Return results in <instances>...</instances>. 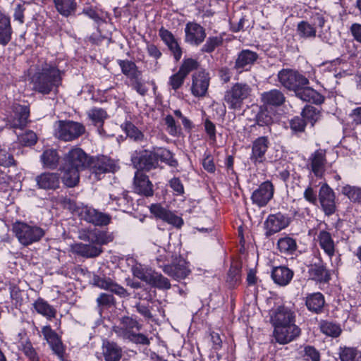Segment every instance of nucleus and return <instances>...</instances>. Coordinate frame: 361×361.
<instances>
[{
    "mask_svg": "<svg viewBox=\"0 0 361 361\" xmlns=\"http://www.w3.org/2000/svg\"><path fill=\"white\" fill-rule=\"evenodd\" d=\"M300 334V329L295 324H286L275 327L274 336L276 341L280 344H286L295 338L298 337Z\"/></svg>",
    "mask_w": 361,
    "mask_h": 361,
    "instance_id": "obj_17",
    "label": "nucleus"
},
{
    "mask_svg": "<svg viewBox=\"0 0 361 361\" xmlns=\"http://www.w3.org/2000/svg\"><path fill=\"white\" fill-rule=\"evenodd\" d=\"M186 77L178 70V71L169 78V84L173 90H177L183 84Z\"/></svg>",
    "mask_w": 361,
    "mask_h": 361,
    "instance_id": "obj_58",
    "label": "nucleus"
},
{
    "mask_svg": "<svg viewBox=\"0 0 361 361\" xmlns=\"http://www.w3.org/2000/svg\"><path fill=\"white\" fill-rule=\"evenodd\" d=\"M87 115L93 125L97 127L98 133L100 135L105 134L103 125L104 121L108 118L106 111L102 108L94 107L87 111Z\"/></svg>",
    "mask_w": 361,
    "mask_h": 361,
    "instance_id": "obj_32",
    "label": "nucleus"
},
{
    "mask_svg": "<svg viewBox=\"0 0 361 361\" xmlns=\"http://www.w3.org/2000/svg\"><path fill=\"white\" fill-rule=\"evenodd\" d=\"M262 101L264 104L270 106H281L286 100L283 93L277 89L264 92L261 95Z\"/></svg>",
    "mask_w": 361,
    "mask_h": 361,
    "instance_id": "obj_35",
    "label": "nucleus"
},
{
    "mask_svg": "<svg viewBox=\"0 0 361 361\" xmlns=\"http://www.w3.org/2000/svg\"><path fill=\"white\" fill-rule=\"evenodd\" d=\"M318 198L325 215L331 216L335 213L336 210L335 192L327 184H323L320 187Z\"/></svg>",
    "mask_w": 361,
    "mask_h": 361,
    "instance_id": "obj_11",
    "label": "nucleus"
},
{
    "mask_svg": "<svg viewBox=\"0 0 361 361\" xmlns=\"http://www.w3.org/2000/svg\"><path fill=\"white\" fill-rule=\"evenodd\" d=\"M13 118L11 127L13 128H23L27 122L30 116V109L27 106L16 104L13 106Z\"/></svg>",
    "mask_w": 361,
    "mask_h": 361,
    "instance_id": "obj_27",
    "label": "nucleus"
},
{
    "mask_svg": "<svg viewBox=\"0 0 361 361\" xmlns=\"http://www.w3.org/2000/svg\"><path fill=\"white\" fill-rule=\"evenodd\" d=\"M118 63L121 68L122 73L130 80L136 75H141L142 72L138 70L136 64L129 60H118Z\"/></svg>",
    "mask_w": 361,
    "mask_h": 361,
    "instance_id": "obj_46",
    "label": "nucleus"
},
{
    "mask_svg": "<svg viewBox=\"0 0 361 361\" xmlns=\"http://www.w3.org/2000/svg\"><path fill=\"white\" fill-rule=\"evenodd\" d=\"M327 151L319 148L312 152L307 163V168L316 178H322L326 169L331 166L326 157Z\"/></svg>",
    "mask_w": 361,
    "mask_h": 361,
    "instance_id": "obj_6",
    "label": "nucleus"
},
{
    "mask_svg": "<svg viewBox=\"0 0 361 361\" xmlns=\"http://www.w3.org/2000/svg\"><path fill=\"white\" fill-rule=\"evenodd\" d=\"M324 304V297L319 292L309 294L305 299L307 308L309 311L315 314L322 312Z\"/></svg>",
    "mask_w": 361,
    "mask_h": 361,
    "instance_id": "obj_34",
    "label": "nucleus"
},
{
    "mask_svg": "<svg viewBox=\"0 0 361 361\" xmlns=\"http://www.w3.org/2000/svg\"><path fill=\"white\" fill-rule=\"evenodd\" d=\"M310 278L319 282L327 283L331 279V276L322 262L311 264L308 270Z\"/></svg>",
    "mask_w": 361,
    "mask_h": 361,
    "instance_id": "obj_30",
    "label": "nucleus"
},
{
    "mask_svg": "<svg viewBox=\"0 0 361 361\" xmlns=\"http://www.w3.org/2000/svg\"><path fill=\"white\" fill-rule=\"evenodd\" d=\"M223 42V39L221 37H212L207 39L206 43L203 45L202 51L203 52L211 53L217 47L220 46Z\"/></svg>",
    "mask_w": 361,
    "mask_h": 361,
    "instance_id": "obj_56",
    "label": "nucleus"
},
{
    "mask_svg": "<svg viewBox=\"0 0 361 361\" xmlns=\"http://www.w3.org/2000/svg\"><path fill=\"white\" fill-rule=\"evenodd\" d=\"M259 58V55L250 49L240 51L235 60L233 68L238 73L248 71Z\"/></svg>",
    "mask_w": 361,
    "mask_h": 361,
    "instance_id": "obj_15",
    "label": "nucleus"
},
{
    "mask_svg": "<svg viewBox=\"0 0 361 361\" xmlns=\"http://www.w3.org/2000/svg\"><path fill=\"white\" fill-rule=\"evenodd\" d=\"M274 192L273 184L270 181H265L252 192L251 195L252 202L259 207H264L272 199Z\"/></svg>",
    "mask_w": 361,
    "mask_h": 361,
    "instance_id": "obj_12",
    "label": "nucleus"
},
{
    "mask_svg": "<svg viewBox=\"0 0 361 361\" xmlns=\"http://www.w3.org/2000/svg\"><path fill=\"white\" fill-rule=\"evenodd\" d=\"M12 231L19 243L24 246L39 241L45 235V231L42 228L24 222H16L13 225Z\"/></svg>",
    "mask_w": 361,
    "mask_h": 361,
    "instance_id": "obj_2",
    "label": "nucleus"
},
{
    "mask_svg": "<svg viewBox=\"0 0 361 361\" xmlns=\"http://www.w3.org/2000/svg\"><path fill=\"white\" fill-rule=\"evenodd\" d=\"M289 219L281 213L270 214L264 222L266 235L271 236L289 225Z\"/></svg>",
    "mask_w": 361,
    "mask_h": 361,
    "instance_id": "obj_18",
    "label": "nucleus"
},
{
    "mask_svg": "<svg viewBox=\"0 0 361 361\" xmlns=\"http://www.w3.org/2000/svg\"><path fill=\"white\" fill-rule=\"evenodd\" d=\"M304 357L305 360L311 361H320L319 353L316 348L312 346L307 345L304 349Z\"/></svg>",
    "mask_w": 361,
    "mask_h": 361,
    "instance_id": "obj_60",
    "label": "nucleus"
},
{
    "mask_svg": "<svg viewBox=\"0 0 361 361\" xmlns=\"http://www.w3.org/2000/svg\"><path fill=\"white\" fill-rule=\"evenodd\" d=\"M128 340L134 343L143 345H149L150 344V340L141 333H134Z\"/></svg>",
    "mask_w": 361,
    "mask_h": 361,
    "instance_id": "obj_63",
    "label": "nucleus"
},
{
    "mask_svg": "<svg viewBox=\"0 0 361 361\" xmlns=\"http://www.w3.org/2000/svg\"><path fill=\"white\" fill-rule=\"evenodd\" d=\"M269 146V139L265 136L259 137L252 142L250 159L255 165L265 161V154Z\"/></svg>",
    "mask_w": 361,
    "mask_h": 361,
    "instance_id": "obj_22",
    "label": "nucleus"
},
{
    "mask_svg": "<svg viewBox=\"0 0 361 361\" xmlns=\"http://www.w3.org/2000/svg\"><path fill=\"white\" fill-rule=\"evenodd\" d=\"M278 80L280 84L286 89L295 92L299 87L308 85L309 80L296 70L283 68L278 73Z\"/></svg>",
    "mask_w": 361,
    "mask_h": 361,
    "instance_id": "obj_4",
    "label": "nucleus"
},
{
    "mask_svg": "<svg viewBox=\"0 0 361 361\" xmlns=\"http://www.w3.org/2000/svg\"><path fill=\"white\" fill-rule=\"evenodd\" d=\"M85 131V128L80 123L59 121L55 130V135L61 140L72 141L84 134Z\"/></svg>",
    "mask_w": 361,
    "mask_h": 361,
    "instance_id": "obj_5",
    "label": "nucleus"
},
{
    "mask_svg": "<svg viewBox=\"0 0 361 361\" xmlns=\"http://www.w3.org/2000/svg\"><path fill=\"white\" fill-rule=\"evenodd\" d=\"M150 212L157 218L162 219L169 224L176 228H180L183 224V220L181 217L174 214L171 212L166 209L160 204H154L150 207Z\"/></svg>",
    "mask_w": 361,
    "mask_h": 361,
    "instance_id": "obj_21",
    "label": "nucleus"
},
{
    "mask_svg": "<svg viewBox=\"0 0 361 361\" xmlns=\"http://www.w3.org/2000/svg\"><path fill=\"white\" fill-rule=\"evenodd\" d=\"M73 253L86 258L98 257L102 252V247L92 244L77 243L72 247Z\"/></svg>",
    "mask_w": 361,
    "mask_h": 361,
    "instance_id": "obj_29",
    "label": "nucleus"
},
{
    "mask_svg": "<svg viewBox=\"0 0 361 361\" xmlns=\"http://www.w3.org/2000/svg\"><path fill=\"white\" fill-rule=\"evenodd\" d=\"M301 115L306 123H310L312 126H314V123L322 117L320 108L311 105H307L303 109Z\"/></svg>",
    "mask_w": 361,
    "mask_h": 361,
    "instance_id": "obj_44",
    "label": "nucleus"
},
{
    "mask_svg": "<svg viewBox=\"0 0 361 361\" xmlns=\"http://www.w3.org/2000/svg\"><path fill=\"white\" fill-rule=\"evenodd\" d=\"M81 219L97 226H104L110 224L111 216L92 207H82L80 212Z\"/></svg>",
    "mask_w": 361,
    "mask_h": 361,
    "instance_id": "obj_9",
    "label": "nucleus"
},
{
    "mask_svg": "<svg viewBox=\"0 0 361 361\" xmlns=\"http://www.w3.org/2000/svg\"><path fill=\"white\" fill-rule=\"evenodd\" d=\"M90 157L81 148L75 147L65 154L63 163L82 171L88 168Z\"/></svg>",
    "mask_w": 361,
    "mask_h": 361,
    "instance_id": "obj_8",
    "label": "nucleus"
},
{
    "mask_svg": "<svg viewBox=\"0 0 361 361\" xmlns=\"http://www.w3.org/2000/svg\"><path fill=\"white\" fill-rule=\"evenodd\" d=\"M12 33L10 18L0 13V44L7 45L11 39Z\"/></svg>",
    "mask_w": 361,
    "mask_h": 361,
    "instance_id": "obj_36",
    "label": "nucleus"
},
{
    "mask_svg": "<svg viewBox=\"0 0 361 361\" xmlns=\"http://www.w3.org/2000/svg\"><path fill=\"white\" fill-rule=\"evenodd\" d=\"M148 284L158 289L168 290L171 288L169 280L155 271H153Z\"/></svg>",
    "mask_w": 361,
    "mask_h": 361,
    "instance_id": "obj_47",
    "label": "nucleus"
},
{
    "mask_svg": "<svg viewBox=\"0 0 361 361\" xmlns=\"http://www.w3.org/2000/svg\"><path fill=\"white\" fill-rule=\"evenodd\" d=\"M37 186L39 189L55 190L60 186V176L57 173L44 172L35 177Z\"/></svg>",
    "mask_w": 361,
    "mask_h": 361,
    "instance_id": "obj_24",
    "label": "nucleus"
},
{
    "mask_svg": "<svg viewBox=\"0 0 361 361\" xmlns=\"http://www.w3.org/2000/svg\"><path fill=\"white\" fill-rule=\"evenodd\" d=\"M133 189L136 193L145 197H151L154 194L152 182L149 177L140 170H137L135 173Z\"/></svg>",
    "mask_w": 361,
    "mask_h": 361,
    "instance_id": "obj_19",
    "label": "nucleus"
},
{
    "mask_svg": "<svg viewBox=\"0 0 361 361\" xmlns=\"http://www.w3.org/2000/svg\"><path fill=\"white\" fill-rule=\"evenodd\" d=\"M306 124L307 123L302 116V118L295 117L290 122V128L295 132L304 131Z\"/></svg>",
    "mask_w": 361,
    "mask_h": 361,
    "instance_id": "obj_61",
    "label": "nucleus"
},
{
    "mask_svg": "<svg viewBox=\"0 0 361 361\" xmlns=\"http://www.w3.org/2000/svg\"><path fill=\"white\" fill-rule=\"evenodd\" d=\"M57 11L65 17L73 15L76 9L75 0H54Z\"/></svg>",
    "mask_w": 361,
    "mask_h": 361,
    "instance_id": "obj_43",
    "label": "nucleus"
},
{
    "mask_svg": "<svg viewBox=\"0 0 361 361\" xmlns=\"http://www.w3.org/2000/svg\"><path fill=\"white\" fill-rule=\"evenodd\" d=\"M154 154L156 157V159L157 161V164H159V161H161L162 162H166V161L170 159L171 153L169 150L164 149V148H158L157 149H154Z\"/></svg>",
    "mask_w": 361,
    "mask_h": 361,
    "instance_id": "obj_62",
    "label": "nucleus"
},
{
    "mask_svg": "<svg viewBox=\"0 0 361 361\" xmlns=\"http://www.w3.org/2000/svg\"><path fill=\"white\" fill-rule=\"evenodd\" d=\"M277 247L281 253L291 255L297 250L298 245L293 238L286 235L278 240Z\"/></svg>",
    "mask_w": 361,
    "mask_h": 361,
    "instance_id": "obj_38",
    "label": "nucleus"
},
{
    "mask_svg": "<svg viewBox=\"0 0 361 361\" xmlns=\"http://www.w3.org/2000/svg\"><path fill=\"white\" fill-rule=\"evenodd\" d=\"M142 327V324L137 319L132 317L125 316L121 318L118 325L113 327V331L117 336L128 340L135 333L134 329L139 331Z\"/></svg>",
    "mask_w": 361,
    "mask_h": 361,
    "instance_id": "obj_10",
    "label": "nucleus"
},
{
    "mask_svg": "<svg viewBox=\"0 0 361 361\" xmlns=\"http://www.w3.org/2000/svg\"><path fill=\"white\" fill-rule=\"evenodd\" d=\"M164 123L167 127V130L171 135L176 136L180 133V128L176 125V121L171 115H167L164 118Z\"/></svg>",
    "mask_w": 361,
    "mask_h": 361,
    "instance_id": "obj_59",
    "label": "nucleus"
},
{
    "mask_svg": "<svg viewBox=\"0 0 361 361\" xmlns=\"http://www.w3.org/2000/svg\"><path fill=\"white\" fill-rule=\"evenodd\" d=\"M93 281L94 285L97 287L109 290L120 297L126 298L130 295L123 287L114 282L109 277L94 276Z\"/></svg>",
    "mask_w": 361,
    "mask_h": 361,
    "instance_id": "obj_20",
    "label": "nucleus"
},
{
    "mask_svg": "<svg viewBox=\"0 0 361 361\" xmlns=\"http://www.w3.org/2000/svg\"><path fill=\"white\" fill-rule=\"evenodd\" d=\"M297 97L301 100L320 104L324 102V97L308 85L299 87L298 90L294 92Z\"/></svg>",
    "mask_w": 361,
    "mask_h": 361,
    "instance_id": "obj_28",
    "label": "nucleus"
},
{
    "mask_svg": "<svg viewBox=\"0 0 361 361\" xmlns=\"http://www.w3.org/2000/svg\"><path fill=\"white\" fill-rule=\"evenodd\" d=\"M114 238V235L112 233L104 231H98L89 235V240L92 244L99 245L100 247L113 241Z\"/></svg>",
    "mask_w": 361,
    "mask_h": 361,
    "instance_id": "obj_45",
    "label": "nucleus"
},
{
    "mask_svg": "<svg viewBox=\"0 0 361 361\" xmlns=\"http://www.w3.org/2000/svg\"><path fill=\"white\" fill-rule=\"evenodd\" d=\"M186 42L193 45L200 44L206 37L205 30L196 23H188L185 28Z\"/></svg>",
    "mask_w": 361,
    "mask_h": 361,
    "instance_id": "obj_23",
    "label": "nucleus"
},
{
    "mask_svg": "<svg viewBox=\"0 0 361 361\" xmlns=\"http://www.w3.org/2000/svg\"><path fill=\"white\" fill-rule=\"evenodd\" d=\"M164 271L176 280L185 279L189 274V270L183 261H180L178 264L164 266Z\"/></svg>",
    "mask_w": 361,
    "mask_h": 361,
    "instance_id": "obj_37",
    "label": "nucleus"
},
{
    "mask_svg": "<svg viewBox=\"0 0 361 361\" xmlns=\"http://www.w3.org/2000/svg\"><path fill=\"white\" fill-rule=\"evenodd\" d=\"M88 168L91 174L94 175L97 180H100L102 176L106 173L115 172L118 166L116 162L106 156L90 157Z\"/></svg>",
    "mask_w": 361,
    "mask_h": 361,
    "instance_id": "obj_7",
    "label": "nucleus"
},
{
    "mask_svg": "<svg viewBox=\"0 0 361 361\" xmlns=\"http://www.w3.org/2000/svg\"><path fill=\"white\" fill-rule=\"evenodd\" d=\"M135 308L146 320H154V316L152 313V308L149 306V302L145 303V302L140 301L135 304Z\"/></svg>",
    "mask_w": 361,
    "mask_h": 361,
    "instance_id": "obj_53",
    "label": "nucleus"
},
{
    "mask_svg": "<svg viewBox=\"0 0 361 361\" xmlns=\"http://www.w3.org/2000/svg\"><path fill=\"white\" fill-rule=\"evenodd\" d=\"M40 159L44 167L53 170L58 166L60 157L56 149H48L43 152Z\"/></svg>",
    "mask_w": 361,
    "mask_h": 361,
    "instance_id": "obj_39",
    "label": "nucleus"
},
{
    "mask_svg": "<svg viewBox=\"0 0 361 361\" xmlns=\"http://www.w3.org/2000/svg\"><path fill=\"white\" fill-rule=\"evenodd\" d=\"M159 35L171 51L176 61H179L182 56V50L172 32L161 27L159 30Z\"/></svg>",
    "mask_w": 361,
    "mask_h": 361,
    "instance_id": "obj_25",
    "label": "nucleus"
},
{
    "mask_svg": "<svg viewBox=\"0 0 361 361\" xmlns=\"http://www.w3.org/2000/svg\"><path fill=\"white\" fill-rule=\"evenodd\" d=\"M62 183L68 188H73L78 185L80 171L62 163L59 168Z\"/></svg>",
    "mask_w": 361,
    "mask_h": 361,
    "instance_id": "obj_26",
    "label": "nucleus"
},
{
    "mask_svg": "<svg viewBox=\"0 0 361 361\" xmlns=\"http://www.w3.org/2000/svg\"><path fill=\"white\" fill-rule=\"evenodd\" d=\"M63 72L52 63L44 61L37 66L32 77V89L42 94H57L62 82Z\"/></svg>",
    "mask_w": 361,
    "mask_h": 361,
    "instance_id": "obj_1",
    "label": "nucleus"
},
{
    "mask_svg": "<svg viewBox=\"0 0 361 361\" xmlns=\"http://www.w3.org/2000/svg\"><path fill=\"white\" fill-rule=\"evenodd\" d=\"M131 161L138 170L150 171L156 169L158 164L153 151L145 150L140 155L133 154Z\"/></svg>",
    "mask_w": 361,
    "mask_h": 361,
    "instance_id": "obj_16",
    "label": "nucleus"
},
{
    "mask_svg": "<svg viewBox=\"0 0 361 361\" xmlns=\"http://www.w3.org/2000/svg\"><path fill=\"white\" fill-rule=\"evenodd\" d=\"M293 271L285 266L274 267L271 271V278L274 281L281 286L288 285L292 280Z\"/></svg>",
    "mask_w": 361,
    "mask_h": 361,
    "instance_id": "obj_31",
    "label": "nucleus"
},
{
    "mask_svg": "<svg viewBox=\"0 0 361 361\" xmlns=\"http://www.w3.org/2000/svg\"><path fill=\"white\" fill-rule=\"evenodd\" d=\"M154 270L142 267L141 264H137L132 268V272L135 277L146 282L147 284L150 280Z\"/></svg>",
    "mask_w": 361,
    "mask_h": 361,
    "instance_id": "obj_51",
    "label": "nucleus"
},
{
    "mask_svg": "<svg viewBox=\"0 0 361 361\" xmlns=\"http://www.w3.org/2000/svg\"><path fill=\"white\" fill-rule=\"evenodd\" d=\"M341 361H361V353L354 348H344L340 352Z\"/></svg>",
    "mask_w": 361,
    "mask_h": 361,
    "instance_id": "obj_52",
    "label": "nucleus"
},
{
    "mask_svg": "<svg viewBox=\"0 0 361 361\" xmlns=\"http://www.w3.org/2000/svg\"><path fill=\"white\" fill-rule=\"evenodd\" d=\"M33 307L38 314L43 315L48 319L56 317V310L42 298H38L34 303Z\"/></svg>",
    "mask_w": 361,
    "mask_h": 361,
    "instance_id": "obj_42",
    "label": "nucleus"
},
{
    "mask_svg": "<svg viewBox=\"0 0 361 361\" xmlns=\"http://www.w3.org/2000/svg\"><path fill=\"white\" fill-rule=\"evenodd\" d=\"M271 322L274 327L295 324V312L289 307L279 306L271 312Z\"/></svg>",
    "mask_w": 361,
    "mask_h": 361,
    "instance_id": "obj_14",
    "label": "nucleus"
},
{
    "mask_svg": "<svg viewBox=\"0 0 361 361\" xmlns=\"http://www.w3.org/2000/svg\"><path fill=\"white\" fill-rule=\"evenodd\" d=\"M252 92L251 87L245 82H236L225 92L224 100L230 109H240L244 100Z\"/></svg>",
    "mask_w": 361,
    "mask_h": 361,
    "instance_id": "obj_3",
    "label": "nucleus"
},
{
    "mask_svg": "<svg viewBox=\"0 0 361 361\" xmlns=\"http://www.w3.org/2000/svg\"><path fill=\"white\" fill-rule=\"evenodd\" d=\"M198 66L199 63L196 60L186 59L183 60L179 71L186 77L191 71L197 70Z\"/></svg>",
    "mask_w": 361,
    "mask_h": 361,
    "instance_id": "obj_55",
    "label": "nucleus"
},
{
    "mask_svg": "<svg viewBox=\"0 0 361 361\" xmlns=\"http://www.w3.org/2000/svg\"><path fill=\"white\" fill-rule=\"evenodd\" d=\"M297 32L300 37L305 39L314 38L317 33L315 27L305 20L300 22L298 24Z\"/></svg>",
    "mask_w": 361,
    "mask_h": 361,
    "instance_id": "obj_49",
    "label": "nucleus"
},
{
    "mask_svg": "<svg viewBox=\"0 0 361 361\" xmlns=\"http://www.w3.org/2000/svg\"><path fill=\"white\" fill-rule=\"evenodd\" d=\"M210 82L209 74L204 70H199L192 75V94L200 97L206 95Z\"/></svg>",
    "mask_w": 361,
    "mask_h": 361,
    "instance_id": "obj_13",
    "label": "nucleus"
},
{
    "mask_svg": "<svg viewBox=\"0 0 361 361\" xmlns=\"http://www.w3.org/2000/svg\"><path fill=\"white\" fill-rule=\"evenodd\" d=\"M303 196H304V198L305 199V200H307L310 204H312L314 205L317 204V192L311 185H309L305 190Z\"/></svg>",
    "mask_w": 361,
    "mask_h": 361,
    "instance_id": "obj_64",
    "label": "nucleus"
},
{
    "mask_svg": "<svg viewBox=\"0 0 361 361\" xmlns=\"http://www.w3.org/2000/svg\"><path fill=\"white\" fill-rule=\"evenodd\" d=\"M341 193L354 203L361 204V188L345 185L341 188Z\"/></svg>",
    "mask_w": 361,
    "mask_h": 361,
    "instance_id": "obj_48",
    "label": "nucleus"
},
{
    "mask_svg": "<svg viewBox=\"0 0 361 361\" xmlns=\"http://www.w3.org/2000/svg\"><path fill=\"white\" fill-rule=\"evenodd\" d=\"M319 328L324 334L332 338H338L342 333L340 324L331 321L322 320Z\"/></svg>",
    "mask_w": 361,
    "mask_h": 361,
    "instance_id": "obj_41",
    "label": "nucleus"
},
{
    "mask_svg": "<svg viewBox=\"0 0 361 361\" xmlns=\"http://www.w3.org/2000/svg\"><path fill=\"white\" fill-rule=\"evenodd\" d=\"M18 141L20 144L25 146L34 145L37 140V137L35 133L32 130H27L18 136Z\"/></svg>",
    "mask_w": 361,
    "mask_h": 361,
    "instance_id": "obj_54",
    "label": "nucleus"
},
{
    "mask_svg": "<svg viewBox=\"0 0 361 361\" xmlns=\"http://www.w3.org/2000/svg\"><path fill=\"white\" fill-rule=\"evenodd\" d=\"M102 355L105 361H120L122 349L117 343L106 341L102 345Z\"/></svg>",
    "mask_w": 361,
    "mask_h": 361,
    "instance_id": "obj_33",
    "label": "nucleus"
},
{
    "mask_svg": "<svg viewBox=\"0 0 361 361\" xmlns=\"http://www.w3.org/2000/svg\"><path fill=\"white\" fill-rule=\"evenodd\" d=\"M123 130L128 137L135 142H142L145 140L144 134L130 122H126L123 124Z\"/></svg>",
    "mask_w": 361,
    "mask_h": 361,
    "instance_id": "obj_50",
    "label": "nucleus"
},
{
    "mask_svg": "<svg viewBox=\"0 0 361 361\" xmlns=\"http://www.w3.org/2000/svg\"><path fill=\"white\" fill-rule=\"evenodd\" d=\"M131 87L140 95H145L148 91L147 87L145 86V82L141 78V75H136L130 80Z\"/></svg>",
    "mask_w": 361,
    "mask_h": 361,
    "instance_id": "obj_57",
    "label": "nucleus"
},
{
    "mask_svg": "<svg viewBox=\"0 0 361 361\" xmlns=\"http://www.w3.org/2000/svg\"><path fill=\"white\" fill-rule=\"evenodd\" d=\"M318 240L320 247L324 250L326 255L331 257L335 254V245L331 235L326 231H322L318 235Z\"/></svg>",
    "mask_w": 361,
    "mask_h": 361,
    "instance_id": "obj_40",
    "label": "nucleus"
}]
</instances>
